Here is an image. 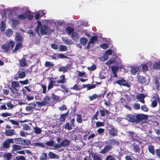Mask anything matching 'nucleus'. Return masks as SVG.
Masks as SVG:
<instances>
[{"label": "nucleus", "mask_w": 160, "mask_h": 160, "mask_svg": "<svg viewBox=\"0 0 160 160\" xmlns=\"http://www.w3.org/2000/svg\"><path fill=\"white\" fill-rule=\"evenodd\" d=\"M97 37L96 36L92 37L90 39V40L88 43V46L86 47V48L87 49H89L90 44H94L97 42Z\"/></svg>", "instance_id": "nucleus-10"}, {"label": "nucleus", "mask_w": 160, "mask_h": 160, "mask_svg": "<svg viewBox=\"0 0 160 160\" xmlns=\"http://www.w3.org/2000/svg\"><path fill=\"white\" fill-rule=\"evenodd\" d=\"M92 156L94 160H102L97 155L94 154H92Z\"/></svg>", "instance_id": "nucleus-50"}, {"label": "nucleus", "mask_w": 160, "mask_h": 160, "mask_svg": "<svg viewBox=\"0 0 160 160\" xmlns=\"http://www.w3.org/2000/svg\"><path fill=\"white\" fill-rule=\"evenodd\" d=\"M58 71L59 72H65L67 71V68L64 67H61L59 68Z\"/></svg>", "instance_id": "nucleus-59"}, {"label": "nucleus", "mask_w": 160, "mask_h": 160, "mask_svg": "<svg viewBox=\"0 0 160 160\" xmlns=\"http://www.w3.org/2000/svg\"><path fill=\"white\" fill-rule=\"evenodd\" d=\"M34 132L37 134H40L42 131L40 128L37 127L34 128Z\"/></svg>", "instance_id": "nucleus-37"}, {"label": "nucleus", "mask_w": 160, "mask_h": 160, "mask_svg": "<svg viewBox=\"0 0 160 160\" xmlns=\"http://www.w3.org/2000/svg\"><path fill=\"white\" fill-rule=\"evenodd\" d=\"M58 83H64L65 82V76L64 75L60 77V79L58 81Z\"/></svg>", "instance_id": "nucleus-33"}, {"label": "nucleus", "mask_w": 160, "mask_h": 160, "mask_svg": "<svg viewBox=\"0 0 160 160\" xmlns=\"http://www.w3.org/2000/svg\"><path fill=\"white\" fill-rule=\"evenodd\" d=\"M14 141L16 143L21 145H29L30 143V140L21 138H16Z\"/></svg>", "instance_id": "nucleus-3"}, {"label": "nucleus", "mask_w": 160, "mask_h": 160, "mask_svg": "<svg viewBox=\"0 0 160 160\" xmlns=\"http://www.w3.org/2000/svg\"><path fill=\"white\" fill-rule=\"evenodd\" d=\"M155 99L152 100L151 105L152 107H155L157 105V102L159 101V98L157 95H156Z\"/></svg>", "instance_id": "nucleus-13"}, {"label": "nucleus", "mask_w": 160, "mask_h": 160, "mask_svg": "<svg viewBox=\"0 0 160 160\" xmlns=\"http://www.w3.org/2000/svg\"><path fill=\"white\" fill-rule=\"evenodd\" d=\"M8 44L9 47V49H12L14 45V42L12 41H10Z\"/></svg>", "instance_id": "nucleus-53"}, {"label": "nucleus", "mask_w": 160, "mask_h": 160, "mask_svg": "<svg viewBox=\"0 0 160 160\" xmlns=\"http://www.w3.org/2000/svg\"><path fill=\"white\" fill-rule=\"evenodd\" d=\"M46 144L48 146H52L54 144V142L52 140H51L46 142Z\"/></svg>", "instance_id": "nucleus-57"}, {"label": "nucleus", "mask_w": 160, "mask_h": 160, "mask_svg": "<svg viewBox=\"0 0 160 160\" xmlns=\"http://www.w3.org/2000/svg\"><path fill=\"white\" fill-rule=\"evenodd\" d=\"M148 147L149 152L151 153L152 155H154L155 154V151L153 146L152 145H148Z\"/></svg>", "instance_id": "nucleus-27"}, {"label": "nucleus", "mask_w": 160, "mask_h": 160, "mask_svg": "<svg viewBox=\"0 0 160 160\" xmlns=\"http://www.w3.org/2000/svg\"><path fill=\"white\" fill-rule=\"evenodd\" d=\"M70 141L68 139H65L62 141L61 143V145L62 147H65L69 145Z\"/></svg>", "instance_id": "nucleus-22"}, {"label": "nucleus", "mask_w": 160, "mask_h": 160, "mask_svg": "<svg viewBox=\"0 0 160 160\" xmlns=\"http://www.w3.org/2000/svg\"><path fill=\"white\" fill-rule=\"evenodd\" d=\"M6 28L4 22L2 21L0 24V30L2 31H4Z\"/></svg>", "instance_id": "nucleus-35"}, {"label": "nucleus", "mask_w": 160, "mask_h": 160, "mask_svg": "<svg viewBox=\"0 0 160 160\" xmlns=\"http://www.w3.org/2000/svg\"><path fill=\"white\" fill-rule=\"evenodd\" d=\"M153 68L154 69L158 70L160 69V63L156 62L153 66Z\"/></svg>", "instance_id": "nucleus-36"}, {"label": "nucleus", "mask_w": 160, "mask_h": 160, "mask_svg": "<svg viewBox=\"0 0 160 160\" xmlns=\"http://www.w3.org/2000/svg\"><path fill=\"white\" fill-rule=\"evenodd\" d=\"M18 78H24L26 76V73L24 72H22L18 74Z\"/></svg>", "instance_id": "nucleus-44"}, {"label": "nucleus", "mask_w": 160, "mask_h": 160, "mask_svg": "<svg viewBox=\"0 0 160 160\" xmlns=\"http://www.w3.org/2000/svg\"><path fill=\"white\" fill-rule=\"evenodd\" d=\"M67 49V47L65 46L61 45L60 46L59 50L61 51H65Z\"/></svg>", "instance_id": "nucleus-46"}, {"label": "nucleus", "mask_w": 160, "mask_h": 160, "mask_svg": "<svg viewBox=\"0 0 160 160\" xmlns=\"http://www.w3.org/2000/svg\"><path fill=\"white\" fill-rule=\"evenodd\" d=\"M133 147L135 152H138L139 151V148L137 146V145L135 143L133 144Z\"/></svg>", "instance_id": "nucleus-45"}, {"label": "nucleus", "mask_w": 160, "mask_h": 160, "mask_svg": "<svg viewBox=\"0 0 160 160\" xmlns=\"http://www.w3.org/2000/svg\"><path fill=\"white\" fill-rule=\"evenodd\" d=\"M12 114L9 112H5L4 113H2L0 114V116H2L3 118H6L12 115Z\"/></svg>", "instance_id": "nucleus-34"}, {"label": "nucleus", "mask_w": 160, "mask_h": 160, "mask_svg": "<svg viewBox=\"0 0 160 160\" xmlns=\"http://www.w3.org/2000/svg\"><path fill=\"white\" fill-rule=\"evenodd\" d=\"M138 79L140 82L142 84H147L149 82V79L148 78H147L142 76H139Z\"/></svg>", "instance_id": "nucleus-7"}, {"label": "nucleus", "mask_w": 160, "mask_h": 160, "mask_svg": "<svg viewBox=\"0 0 160 160\" xmlns=\"http://www.w3.org/2000/svg\"><path fill=\"white\" fill-rule=\"evenodd\" d=\"M28 33L30 37H35L36 36L35 33L32 30H30L28 31Z\"/></svg>", "instance_id": "nucleus-49"}, {"label": "nucleus", "mask_w": 160, "mask_h": 160, "mask_svg": "<svg viewBox=\"0 0 160 160\" xmlns=\"http://www.w3.org/2000/svg\"><path fill=\"white\" fill-rule=\"evenodd\" d=\"M12 151L14 152L18 151L22 148V147L21 146L14 144L12 146Z\"/></svg>", "instance_id": "nucleus-19"}, {"label": "nucleus", "mask_w": 160, "mask_h": 160, "mask_svg": "<svg viewBox=\"0 0 160 160\" xmlns=\"http://www.w3.org/2000/svg\"><path fill=\"white\" fill-rule=\"evenodd\" d=\"M88 39L82 37L80 39V42L81 44L84 46H85L86 45Z\"/></svg>", "instance_id": "nucleus-29"}, {"label": "nucleus", "mask_w": 160, "mask_h": 160, "mask_svg": "<svg viewBox=\"0 0 160 160\" xmlns=\"http://www.w3.org/2000/svg\"><path fill=\"white\" fill-rule=\"evenodd\" d=\"M72 126L71 125H70L69 123H67L65 126V128L68 129V130H70L72 129Z\"/></svg>", "instance_id": "nucleus-43"}, {"label": "nucleus", "mask_w": 160, "mask_h": 160, "mask_svg": "<svg viewBox=\"0 0 160 160\" xmlns=\"http://www.w3.org/2000/svg\"><path fill=\"white\" fill-rule=\"evenodd\" d=\"M112 148V147L111 145H106L104 149L101 150L100 152L102 154H105L110 150Z\"/></svg>", "instance_id": "nucleus-11"}, {"label": "nucleus", "mask_w": 160, "mask_h": 160, "mask_svg": "<svg viewBox=\"0 0 160 160\" xmlns=\"http://www.w3.org/2000/svg\"><path fill=\"white\" fill-rule=\"evenodd\" d=\"M96 66L95 65H92L91 67H89L88 68V70L90 71H93L95 69Z\"/></svg>", "instance_id": "nucleus-61"}, {"label": "nucleus", "mask_w": 160, "mask_h": 160, "mask_svg": "<svg viewBox=\"0 0 160 160\" xmlns=\"http://www.w3.org/2000/svg\"><path fill=\"white\" fill-rule=\"evenodd\" d=\"M22 47V44L20 42L18 43L16 45L15 48L13 50V52H16L17 50Z\"/></svg>", "instance_id": "nucleus-40"}, {"label": "nucleus", "mask_w": 160, "mask_h": 160, "mask_svg": "<svg viewBox=\"0 0 160 160\" xmlns=\"http://www.w3.org/2000/svg\"><path fill=\"white\" fill-rule=\"evenodd\" d=\"M87 89L88 90H89L91 89L94 88H95L96 85L95 84H93L92 85L88 84L87 85Z\"/></svg>", "instance_id": "nucleus-56"}, {"label": "nucleus", "mask_w": 160, "mask_h": 160, "mask_svg": "<svg viewBox=\"0 0 160 160\" xmlns=\"http://www.w3.org/2000/svg\"><path fill=\"white\" fill-rule=\"evenodd\" d=\"M148 118V116L143 114H128L126 115V119L129 122L138 123L141 121Z\"/></svg>", "instance_id": "nucleus-1"}, {"label": "nucleus", "mask_w": 160, "mask_h": 160, "mask_svg": "<svg viewBox=\"0 0 160 160\" xmlns=\"http://www.w3.org/2000/svg\"><path fill=\"white\" fill-rule=\"evenodd\" d=\"M139 69L138 67L136 66L132 67L131 69V73L133 75H135Z\"/></svg>", "instance_id": "nucleus-21"}, {"label": "nucleus", "mask_w": 160, "mask_h": 160, "mask_svg": "<svg viewBox=\"0 0 160 160\" xmlns=\"http://www.w3.org/2000/svg\"><path fill=\"white\" fill-rule=\"evenodd\" d=\"M5 134L7 136H11L15 134V131L13 129H6Z\"/></svg>", "instance_id": "nucleus-12"}, {"label": "nucleus", "mask_w": 160, "mask_h": 160, "mask_svg": "<svg viewBox=\"0 0 160 160\" xmlns=\"http://www.w3.org/2000/svg\"><path fill=\"white\" fill-rule=\"evenodd\" d=\"M47 157V154L46 153L43 152L41 154V157L39 159L40 160H46Z\"/></svg>", "instance_id": "nucleus-38"}, {"label": "nucleus", "mask_w": 160, "mask_h": 160, "mask_svg": "<svg viewBox=\"0 0 160 160\" xmlns=\"http://www.w3.org/2000/svg\"><path fill=\"white\" fill-rule=\"evenodd\" d=\"M19 62L20 66L22 67H24L27 65L26 59L24 58L20 60Z\"/></svg>", "instance_id": "nucleus-28"}, {"label": "nucleus", "mask_w": 160, "mask_h": 160, "mask_svg": "<svg viewBox=\"0 0 160 160\" xmlns=\"http://www.w3.org/2000/svg\"><path fill=\"white\" fill-rule=\"evenodd\" d=\"M105 143L107 144H115L118 145L119 143V142L114 139H110L108 141H106L105 142Z\"/></svg>", "instance_id": "nucleus-26"}, {"label": "nucleus", "mask_w": 160, "mask_h": 160, "mask_svg": "<svg viewBox=\"0 0 160 160\" xmlns=\"http://www.w3.org/2000/svg\"><path fill=\"white\" fill-rule=\"evenodd\" d=\"M12 87L11 88V89H17V88H18L20 86L19 83L17 81H13L12 82Z\"/></svg>", "instance_id": "nucleus-23"}, {"label": "nucleus", "mask_w": 160, "mask_h": 160, "mask_svg": "<svg viewBox=\"0 0 160 160\" xmlns=\"http://www.w3.org/2000/svg\"><path fill=\"white\" fill-rule=\"evenodd\" d=\"M53 65V63L51 62H46L45 63V66L47 67L52 66Z\"/></svg>", "instance_id": "nucleus-60"}, {"label": "nucleus", "mask_w": 160, "mask_h": 160, "mask_svg": "<svg viewBox=\"0 0 160 160\" xmlns=\"http://www.w3.org/2000/svg\"><path fill=\"white\" fill-rule=\"evenodd\" d=\"M108 56L107 54H104L103 56L99 58V60L102 61H104L108 60Z\"/></svg>", "instance_id": "nucleus-39"}, {"label": "nucleus", "mask_w": 160, "mask_h": 160, "mask_svg": "<svg viewBox=\"0 0 160 160\" xmlns=\"http://www.w3.org/2000/svg\"><path fill=\"white\" fill-rule=\"evenodd\" d=\"M23 129L25 130L28 131L31 129V128L26 124H24L23 125Z\"/></svg>", "instance_id": "nucleus-41"}, {"label": "nucleus", "mask_w": 160, "mask_h": 160, "mask_svg": "<svg viewBox=\"0 0 160 160\" xmlns=\"http://www.w3.org/2000/svg\"><path fill=\"white\" fill-rule=\"evenodd\" d=\"M116 82L120 85H122L127 87H130L129 84L123 79L118 80L116 81Z\"/></svg>", "instance_id": "nucleus-8"}, {"label": "nucleus", "mask_w": 160, "mask_h": 160, "mask_svg": "<svg viewBox=\"0 0 160 160\" xmlns=\"http://www.w3.org/2000/svg\"><path fill=\"white\" fill-rule=\"evenodd\" d=\"M28 134V133L26 132H24L22 131H21L20 132V135L22 137H25Z\"/></svg>", "instance_id": "nucleus-52"}, {"label": "nucleus", "mask_w": 160, "mask_h": 160, "mask_svg": "<svg viewBox=\"0 0 160 160\" xmlns=\"http://www.w3.org/2000/svg\"><path fill=\"white\" fill-rule=\"evenodd\" d=\"M137 98L141 102H145L144 98L146 97L145 95L143 94H139L137 96Z\"/></svg>", "instance_id": "nucleus-15"}, {"label": "nucleus", "mask_w": 160, "mask_h": 160, "mask_svg": "<svg viewBox=\"0 0 160 160\" xmlns=\"http://www.w3.org/2000/svg\"><path fill=\"white\" fill-rule=\"evenodd\" d=\"M62 39L63 42L68 45H71L73 43V42L71 40L68 39L66 37H62Z\"/></svg>", "instance_id": "nucleus-17"}, {"label": "nucleus", "mask_w": 160, "mask_h": 160, "mask_svg": "<svg viewBox=\"0 0 160 160\" xmlns=\"http://www.w3.org/2000/svg\"><path fill=\"white\" fill-rule=\"evenodd\" d=\"M11 90L15 97L19 96L21 95V93L19 92L17 89H11Z\"/></svg>", "instance_id": "nucleus-30"}, {"label": "nucleus", "mask_w": 160, "mask_h": 160, "mask_svg": "<svg viewBox=\"0 0 160 160\" xmlns=\"http://www.w3.org/2000/svg\"><path fill=\"white\" fill-rule=\"evenodd\" d=\"M68 112H67L61 114L59 118L60 121L61 122H64L66 118L68 116Z\"/></svg>", "instance_id": "nucleus-18"}, {"label": "nucleus", "mask_w": 160, "mask_h": 160, "mask_svg": "<svg viewBox=\"0 0 160 160\" xmlns=\"http://www.w3.org/2000/svg\"><path fill=\"white\" fill-rule=\"evenodd\" d=\"M97 97L98 96L97 95L95 94L92 96L89 97V98L91 100H92L96 99Z\"/></svg>", "instance_id": "nucleus-62"}, {"label": "nucleus", "mask_w": 160, "mask_h": 160, "mask_svg": "<svg viewBox=\"0 0 160 160\" xmlns=\"http://www.w3.org/2000/svg\"><path fill=\"white\" fill-rule=\"evenodd\" d=\"M38 25L36 29L37 32L39 34L40 33L42 35L46 34L50 32V29L46 25L42 26L41 22L39 21L37 22Z\"/></svg>", "instance_id": "nucleus-2"}, {"label": "nucleus", "mask_w": 160, "mask_h": 160, "mask_svg": "<svg viewBox=\"0 0 160 160\" xmlns=\"http://www.w3.org/2000/svg\"><path fill=\"white\" fill-rule=\"evenodd\" d=\"M58 108L61 111L65 110L67 109V107L64 104L60 107H59Z\"/></svg>", "instance_id": "nucleus-55"}, {"label": "nucleus", "mask_w": 160, "mask_h": 160, "mask_svg": "<svg viewBox=\"0 0 160 160\" xmlns=\"http://www.w3.org/2000/svg\"><path fill=\"white\" fill-rule=\"evenodd\" d=\"M111 129L109 131L110 134L112 136H116L118 135V131L113 126H110Z\"/></svg>", "instance_id": "nucleus-9"}, {"label": "nucleus", "mask_w": 160, "mask_h": 160, "mask_svg": "<svg viewBox=\"0 0 160 160\" xmlns=\"http://www.w3.org/2000/svg\"><path fill=\"white\" fill-rule=\"evenodd\" d=\"M16 40L20 42H21L22 41V39L20 35L18 33H16Z\"/></svg>", "instance_id": "nucleus-51"}, {"label": "nucleus", "mask_w": 160, "mask_h": 160, "mask_svg": "<svg viewBox=\"0 0 160 160\" xmlns=\"http://www.w3.org/2000/svg\"><path fill=\"white\" fill-rule=\"evenodd\" d=\"M6 105L8 108V109H12L14 107V105L10 102H7L6 103Z\"/></svg>", "instance_id": "nucleus-42"}, {"label": "nucleus", "mask_w": 160, "mask_h": 160, "mask_svg": "<svg viewBox=\"0 0 160 160\" xmlns=\"http://www.w3.org/2000/svg\"><path fill=\"white\" fill-rule=\"evenodd\" d=\"M48 156L50 158L52 159H58L59 158V156L52 152H49Z\"/></svg>", "instance_id": "nucleus-20"}, {"label": "nucleus", "mask_w": 160, "mask_h": 160, "mask_svg": "<svg viewBox=\"0 0 160 160\" xmlns=\"http://www.w3.org/2000/svg\"><path fill=\"white\" fill-rule=\"evenodd\" d=\"M66 32L69 35L73 32L74 30L73 28L70 27H67V28H66Z\"/></svg>", "instance_id": "nucleus-32"}, {"label": "nucleus", "mask_w": 160, "mask_h": 160, "mask_svg": "<svg viewBox=\"0 0 160 160\" xmlns=\"http://www.w3.org/2000/svg\"><path fill=\"white\" fill-rule=\"evenodd\" d=\"M12 155L10 153H6L3 155V157L5 160H10L12 157Z\"/></svg>", "instance_id": "nucleus-24"}, {"label": "nucleus", "mask_w": 160, "mask_h": 160, "mask_svg": "<svg viewBox=\"0 0 160 160\" xmlns=\"http://www.w3.org/2000/svg\"><path fill=\"white\" fill-rule=\"evenodd\" d=\"M79 37V35L77 32H73L71 34V38L75 42H77L78 41Z\"/></svg>", "instance_id": "nucleus-14"}, {"label": "nucleus", "mask_w": 160, "mask_h": 160, "mask_svg": "<svg viewBox=\"0 0 160 160\" xmlns=\"http://www.w3.org/2000/svg\"><path fill=\"white\" fill-rule=\"evenodd\" d=\"M50 98L48 96H45L43 99L42 102H37L36 104L40 106H43L46 105L49 103L50 102Z\"/></svg>", "instance_id": "nucleus-4"}, {"label": "nucleus", "mask_w": 160, "mask_h": 160, "mask_svg": "<svg viewBox=\"0 0 160 160\" xmlns=\"http://www.w3.org/2000/svg\"><path fill=\"white\" fill-rule=\"evenodd\" d=\"M14 143L13 139H6L3 143V147L5 148H8L10 147V143Z\"/></svg>", "instance_id": "nucleus-5"}, {"label": "nucleus", "mask_w": 160, "mask_h": 160, "mask_svg": "<svg viewBox=\"0 0 160 160\" xmlns=\"http://www.w3.org/2000/svg\"><path fill=\"white\" fill-rule=\"evenodd\" d=\"M17 160H26L25 158L22 156H19L16 158Z\"/></svg>", "instance_id": "nucleus-63"}, {"label": "nucleus", "mask_w": 160, "mask_h": 160, "mask_svg": "<svg viewBox=\"0 0 160 160\" xmlns=\"http://www.w3.org/2000/svg\"><path fill=\"white\" fill-rule=\"evenodd\" d=\"M36 106V105L34 102L31 103L26 107V110L28 112H32L34 108Z\"/></svg>", "instance_id": "nucleus-6"}, {"label": "nucleus", "mask_w": 160, "mask_h": 160, "mask_svg": "<svg viewBox=\"0 0 160 160\" xmlns=\"http://www.w3.org/2000/svg\"><path fill=\"white\" fill-rule=\"evenodd\" d=\"M2 48L4 52H7L9 49V47L8 46V43H7L2 46Z\"/></svg>", "instance_id": "nucleus-25"}, {"label": "nucleus", "mask_w": 160, "mask_h": 160, "mask_svg": "<svg viewBox=\"0 0 160 160\" xmlns=\"http://www.w3.org/2000/svg\"><path fill=\"white\" fill-rule=\"evenodd\" d=\"M107 158L108 160H116L114 157L111 155L108 156Z\"/></svg>", "instance_id": "nucleus-64"}, {"label": "nucleus", "mask_w": 160, "mask_h": 160, "mask_svg": "<svg viewBox=\"0 0 160 160\" xmlns=\"http://www.w3.org/2000/svg\"><path fill=\"white\" fill-rule=\"evenodd\" d=\"M77 121L78 123H81L82 121L81 115L78 114L77 117Z\"/></svg>", "instance_id": "nucleus-48"}, {"label": "nucleus", "mask_w": 160, "mask_h": 160, "mask_svg": "<svg viewBox=\"0 0 160 160\" xmlns=\"http://www.w3.org/2000/svg\"><path fill=\"white\" fill-rule=\"evenodd\" d=\"M111 69L112 72H117L118 69V67L116 66H113L111 67Z\"/></svg>", "instance_id": "nucleus-47"}, {"label": "nucleus", "mask_w": 160, "mask_h": 160, "mask_svg": "<svg viewBox=\"0 0 160 160\" xmlns=\"http://www.w3.org/2000/svg\"><path fill=\"white\" fill-rule=\"evenodd\" d=\"M9 121L13 125H16L17 126H18L19 125V123L16 121L11 119L9 120Z\"/></svg>", "instance_id": "nucleus-58"}, {"label": "nucleus", "mask_w": 160, "mask_h": 160, "mask_svg": "<svg viewBox=\"0 0 160 160\" xmlns=\"http://www.w3.org/2000/svg\"><path fill=\"white\" fill-rule=\"evenodd\" d=\"M96 126L97 127H102L104 125V122H96Z\"/></svg>", "instance_id": "nucleus-54"}, {"label": "nucleus", "mask_w": 160, "mask_h": 160, "mask_svg": "<svg viewBox=\"0 0 160 160\" xmlns=\"http://www.w3.org/2000/svg\"><path fill=\"white\" fill-rule=\"evenodd\" d=\"M43 11H38L36 12L35 18L36 19L41 18L44 14Z\"/></svg>", "instance_id": "nucleus-16"}, {"label": "nucleus", "mask_w": 160, "mask_h": 160, "mask_svg": "<svg viewBox=\"0 0 160 160\" xmlns=\"http://www.w3.org/2000/svg\"><path fill=\"white\" fill-rule=\"evenodd\" d=\"M13 32L12 30L10 29H7L6 31V36L10 37L13 34Z\"/></svg>", "instance_id": "nucleus-31"}]
</instances>
